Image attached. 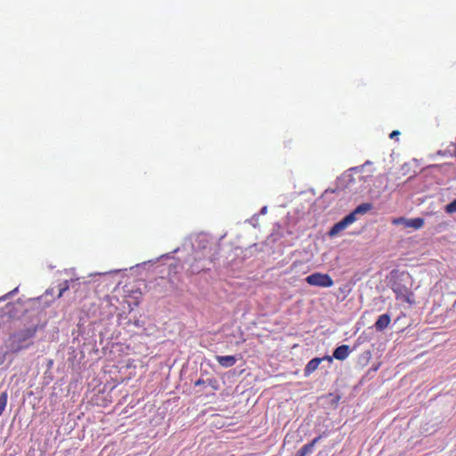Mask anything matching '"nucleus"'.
Masks as SVG:
<instances>
[{"instance_id": "obj_8", "label": "nucleus", "mask_w": 456, "mask_h": 456, "mask_svg": "<svg viewBox=\"0 0 456 456\" xmlns=\"http://www.w3.org/2000/svg\"><path fill=\"white\" fill-rule=\"evenodd\" d=\"M216 359L218 362L224 368L232 367L236 362V359L232 355L217 356Z\"/></svg>"}, {"instance_id": "obj_13", "label": "nucleus", "mask_w": 456, "mask_h": 456, "mask_svg": "<svg viewBox=\"0 0 456 456\" xmlns=\"http://www.w3.org/2000/svg\"><path fill=\"white\" fill-rule=\"evenodd\" d=\"M408 220L409 219L405 218V217H398V218L393 219L392 224H395V225L403 224L404 227H406L407 224H408Z\"/></svg>"}, {"instance_id": "obj_3", "label": "nucleus", "mask_w": 456, "mask_h": 456, "mask_svg": "<svg viewBox=\"0 0 456 456\" xmlns=\"http://www.w3.org/2000/svg\"><path fill=\"white\" fill-rule=\"evenodd\" d=\"M37 331V326L27 328V329L21 330L16 332L15 334H13V338L15 341H17L19 343L25 342V341L34 338Z\"/></svg>"}, {"instance_id": "obj_14", "label": "nucleus", "mask_w": 456, "mask_h": 456, "mask_svg": "<svg viewBox=\"0 0 456 456\" xmlns=\"http://www.w3.org/2000/svg\"><path fill=\"white\" fill-rule=\"evenodd\" d=\"M69 289V285L67 284V281L65 282V285L59 289V293L57 296V298H60L63 296L64 292Z\"/></svg>"}, {"instance_id": "obj_18", "label": "nucleus", "mask_w": 456, "mask_h": 456, "mask_svg": "<svg viewBox=\"0 0 456 456\" xmlns=\"http://www.w3.org/2000/svg\"><path fill=\"white\" fill-rule=\"evenodd\" d=\"M205 381L202 379H199L196 382H195V385L196 386H200L201 384H204Z\"/></svg>"}, {"instance_id": "obj_10", "label": "nucleus", "mask_w": 456, "mask_h": 456, "mask_svg": "<svg viewBox=\"0 0 456 456\" xmlns=\"http://www.w3.org/2000/svg\"><path fill=\"white\" fill-rule=\"evenodd\" d=\"M7 398H8V395H7L6 392H3L0 395V416L2 415V413L4 412V411L6 407Z\"/></svg>"}, {"instance_id": "obj_12", "label": "nucleus", "mask_w": 456, "mask_h": 456, "mask_svg": "<svg viewBox=\"0 0 456 456\" xmlns=\"http://www.w3.org/2000/svg\"><path fill=\"white\" fill-rule=\"evenodd\" d=\"M445 212L448 214L456 213V199L445 206Z\"/></svg>"}, {"instance_id": "obj_2", "label": "nucleus", "mask_w": 456, "mask_h": 456, "mask_svg": "<svg viewBox=\"0 0 456 456\" xmlns=\"http://www.w3.org/2000/svg\"><path fill=\"white\" fill-rule=\"evenodd\" d=\"M305 281L312 286L330 288L334 282L332 278L327 273H314L305 278Z\"/></svg>"}, {"instance_id": "obj_7", "label": "nucleus", "mask_w": 456, "mask_h": 456, "mask_svg": "<svg viewBox=\"0 0 456 456\" xmlns=\"http://www.w3.org/2000/svg\"><path fill=\"white\" fill-rule=\"evenodd\" d=\"M350 353L349 346L342 345L338 346L333 352V357L338 360L346 359Z\"/></svg>"}, {"instance_id": "obj_16", "label": "nucleus", "mask_w": 456, "mask_h": 456, "mask_svg": "<svg viewBox=\"0 0 456 456\" xmlns=\"http://www.w3.org/2000/svg\"><path fill=\"white\" fill-rule=\"evenodd\" d=\"M399 134H400V132H399V131H397V130H395V131H393V132L390 134V135H389V136H390V138H394V137H395V136H397V135H399Z\"/></svg>"}, {"instance_id": "obj_20", "label": "nucleus", "mask_w": 456, "mask_h": 456, "mask_svg": "<svg viewBox=\"0 0 456 456\" xmlns=\"http://www.w3.org/2000/svg\"><path fill=\"white\" fill-rule=\"evenodd\" d=\"M285 445V439L282 440V447Z\"/></svg>"}, {"instance_id": "obj_19", "label": "nucleus", "mask_w": 456, "mask_h": 456, "mask_svg": "<svg viewBox=\"0 0 456 456\" xmlns=\"http://www.w3.org/2000/svg\"><path fill=\"white\" fill-rule=\"evenodd\" d=\"M53 289H47V290L45 291V296H47V295H49V294H50V295H53Z\"/></svg>"}, {"instance_id": "obj_15", "label": "nucleus", "mask_w": 456, "mask_h": 456, "mask_svg": "<svg viewBox=\"0 0 456 456\" xmlns=\"http://www.w3.org/2000/svg\"><path fill=\"white\" fill-rule=\"evenodd\" d=\"M208 384L211 386V387H213L214 389H217L218 387V383L216 380H211V379H208Z\"/></svg>"}, {"instance_id": "obj_4", "label": "nucleus", "mask_w": 456, "mask_h": 456, "mask_svg": "<svg viewBox=\"0 0 456 456\" xmlns=\"http://www.w3.org/2000/svg\"><path fill=\"white\" fill-rule=\"evenodd\" d=\"M397 297L403 298L405 302L412 304L413 294L408 288L400 284H395L392 288Z\"/></svg>"}, {"instance_id": "obj_17", "label": "nucleus", "mask_w": 456, "mask_h": 456, "mask_svg": "<svg viewBox=\"0 0 456 456\" xmlns=\"http://www.w3.org/2000/svg\"><path fill=\"white\" fill-rule=\"evenodd\" d=\"M321 436L315 437L310 444H313V447L314 446V444L321 439Z\"/></svg>"}, {"instance_id": "obj_9", "label": "nucleus", "mask_w": 456, "mask_h": 456, "mask_svg": "<svg viewBox=\"0 0 456 456\" xmlns=\"http://www.w3.org/2000/svg\"><path fill=\"white\" fill-rule=\"evenodd\" d=\"M425 221L421 217H416L408 220V224L406 228H413L415 230H419L423 227Z\"/></svg>"}, {"instance_id": "obj_6", "label": "nucleus", "mask_w": 456, "mask_h": 456, "mask_svg": "<svg viewBox=\"0 0 456 456\" xmlns=\"http://www.w3.org/2000/svg\"><path fill=\"white\" fill-rule=\"evenodd\" d=\"M332 361L333 360L331 356L314 358L307 363L305 370H316L321 362H327L328 363H331Z\"/></svg>"}, {"instance_id": "obj_11", "label": "nucleus", "mask_w": 456, "mask_h": 456, "mask_svg": "<svg viewBox=\"0 0 456 456\" xmlns=\"http://www.w3.org/2000/svg\"><path fill=\"white\" fill-rule=\"evenodd\" d=\"M313 444H305L298 452L299 456H305L313 452Z\"/></svg>"}, {"instance_id": "obj_1", "label": "nucleus", "mask_w": 456, "mask_h": 456, "mask_svg": "<svg viewBox=\"0 0 456 456\" xmlns=\"http://www.w3.org/2000/svg\"><path fill=\"white\" fill-rule=\"evenodd\" d=\"M372 208L370 203H362L356 207V208L349 215L346 216L341 221L335 224L329 232L330 237L338 235L340 232L344 231L350 224L356 221L357 214H365Z\"/></svg>"}, {"instance_id": "obj_5", "label": "nucleus", "mask_w": 456, "mask_h": 456, "mask_svg": "<svg viewBox=\"0 0 456 456\" xmlns=\"http://www.w3.org/2000/svg\"><path fill=\"white\" fill-rule=\"evenodd\" d=\"M391 322V316L388 314H384L379 316L374 327L378 331H383L388 327Z\"/></svg>"}]
</instances>
